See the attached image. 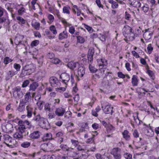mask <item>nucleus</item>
Here are the masks:
<instances>
[{
  "label": "nucleus",
  "mask_w": 159,
  "mask_h": 159,
  "mask_svg": "<svg viewBox=\"0 0 159 159\" xmlns=\"http://www.w3.org/2000/svg\"><path fill=\"white\" fill-rule=\"evenodd\" d=\"M123 34L125 39L124 40L133 41L135 38L140 34L141 31L139 29H137L138 33H134V30L132 28L128 25H126L124 26L123 29Z\"/></svg>",
  "instance_id": "1"
},
{
  "label": "nucleus",
  "mask_w": 159,
  "mask_h": 159,
  "mask_svg": "<svg viewBox=\"0 0 159 159\" xmlns=\"http://www.w3.org/2000/svg\"><path fill=\"white\" fill-rule=\"evenodd\" d=\"M34 116L32 120L35 122L38 125L45 129H48L50 127V124L48 121L41 116L40 114H36V113L34 114Z\"/></svg>",
  "instance_id": "2"
},
{
  "label": "nucleus",
  "mask_w": 159,
  "mask_h": 159,
  "mask_svg": "<svg viewBox=\"0 0 159 159\" xmlns=\"http://www.w3.org/2000/svg\"><path fill=\"white\" fill-rule=\"evenodd\" d=\"M26 128L24 125H20L17 130L16 132L14 134V138L18 140L21 139L24 136L28 135L29 132L26 130Z\"/></svg>",
  "instance_id": "3"
},
{
  "label": "nucleus",
  "mask_w": 159,
  "mask_h": 159,
  "mask_svg": "<svg viewBox=\"0 0 159 159\" xmlns=\"http://www.w3.org/2000/svg\"><path fill=\"white\" fill-rule=\"evenodd\" d=\"M111 154L113 156L114 159H121V149L118 148H113L111 151Z\"/></svg>",
  "instance_id": "4"
},
{
  "label": "nucleus",
  "mask_w": 159,
  "mask_h": 159,
  "mask_svg": "<svg viewBox=\"0 0 159 159\" xmlns=\"http://www.w3.org/2000/svg\"><path fill=\"white\" fill-rule=\"evenodd\" d=\"M70 79V75L66 73H62L60 76V81L65 84L66 86L67 85V83Z\"/></svg>",
  "instance_id": "5"
},
{
  "label": "nucleus",
  "mask_w": 159,
  "mask_h": 159,
  "mask_svg": "<svg viewBox=\"0 0 159 159\" xmlns=\"http://www.w3.org/2000/svg\"><path fill=\"white\" fill-rule=\"evenodd\" d=\"M68 67L70 69H73L75 68V70H81L83 68V65H79L78 62L71 61L68 63L67 65Z\"/></svg>",
  "instance_id": "6"
},
{
  "label": "nucleus",
  "mask_w": 159,
  "mask_h": 159,
  "mask_svg": "<svg viewBox=\"0 0 159 159\" xmlns=\"http://www.w3.org/2000/svg\"><path fill=\"white\" fill-rule=\"evenodd\" d=\"M21 90V88L20 87L17 86L15 88L13 93V95L16 98L19 99L22 96L23 94Z\"/></svg>",
  "instance_id": "7"
},
{
  "label": "nucleus",
  "mask_w": 159,
  "mask_h": 159,
  "mask_svg": "<svg viewBox=\"0 0 159 159\" xmlns=\"http://www.w3.org/2000/svg\"><path fill=\"white\" fill-rule=\"evenodd\" d=\"M98 63L100 69H106L107 68V61L105 59H98Z\"/></svg>",
  "instance_id": "8"
},
{
  "label": "nucleus",
  "mask_w": 159,
  "mask_h": 159,
  "mask_svg": "<svg viewBox=\"0 0 159 159\" xmlns=\"http://www.w3.org/2000/svg\"><path fill=\"white\" fill-rule=\"evenodd\" d=\"M40 136V132L39 131H35L31 133L29 135V138L31 139H38Z\"/></svg>",
  "instance_id": "9"
},
{
  "label": "nucleus",
  "mask_w": 159,
  "mask_h": 159,
  "mask_svg": "<svg viewBox=\"0 0 159 159\" xmlns=\"http://www.w3.org/2000/svg\"><path fill=\"white\" fill-rule=\"evenodd\" d=\"M51 85L53 87H56L59 85L60 83L58 79L54 76L51 77L49 79Z\"/></svg>",
  "instance_id": "10"
},
{
  "label": "nucleus",
  "mask_w": 159,
  "mask_h": 159,
  "mask_svg": "<svg viewBox=\"0 0 159 159\" xmlns=\"http://www.w3.org/2000/svg\"><path fill=\"white\" fill-rule=\"evenodd\" d=\"M150 125L149 124V126H147L145 128L144 132L147 136L152 137L153 135L154 132Z\"/></svg>",
  "instance_id": "11"
},
{
  "label": "nucleus",
  "mask_w": 159,
  "mask_h": 159,
  "mask_svg": "<svg viewBox=\"0 0 159 159\" xmlns=\"http://www.w3.org/2000/svg\"><path fill=\"white\" fill-rule=\"evenodd\" d=\"M26 109L27 112V116L28 118H31L32 117L33 114H34V113H35L34 111L33 108L30 104H29L26 106Z\"/></svg>",
  "instance_id": "12"
},
{
  "label": "nucleus",
  "mask_w": 159,
  "mask_h": 159,
  "mask_svg": "<svg viewBox=\"0 0 159 159\" xmlns=\"http://www.w3.org/2000/svg\"><path fill=\"white\" fill-rule=\"evenodd\" d=\"M102 108L105 114H108L110 113L111 115H112L113 107H111L110 105H107L105 106V107L104 108L103 105H102Z\"/></svg>",
  "instance_id": "13"
},
{
  "label": "nucleus",
  "mask_w": 159,
  "mask_h": 159,
  "mask_svg": "<svg viewBox=\"0 0 159 159\" xmlns=\"http://www.w3.org/2000/svg\"><path fill=\"white\" fill-rule=\"evenodd\" d=\"M66 112L65 108L61 107H59L56 109L55 113L58 116H62Z\"/></svg>",
  "instance_id": "14"
},
{
  "label": "nucleus",
  "mask_w": 159,
  "mask_h": 159,
  "mask_svg": "<svg viewBox=\"0 0 159 159\" xmlns=\"http://www.w3.org/2000/svg\"><path fill=\"white\" fill-rule=\"evenodd\" d=\"M24 38L23 35L17 34L15 39V43L16 45L23 44L24 42L22 40Z\"/></svg>",
  "instance_id": "15"
},
{
  "label": "nucleus",
  "mask_w": 159,
  "mask_h": 159,
  "mask_svg": "<svg viewBox=\"0 0 159 159\" xmlns=\"http://www.w3.org/2000/svg\"><path fill=\"white\" fill-rule=\"evenodd\" d=\"M145 32L143 34V37L146 40L150 39L152 35V33L149 30V29L145 30Z\"/></svg>",
  "instance_id": "16"
},
{
  "label": "nucleus",
  "mask_w": 159,
  "mask_h": 159,
  "mask_svg": "<svg viewBox=\"0 0 159 159\" xmlns=\"http://www.w3.org/2000/svg\"><path fill=\"white\" fill-rule=\"evenodd\" d=\"M94 52V50L93 48H90L88 52L87 58L89 61L90 62L93 61V57Z\"/></svg>",
  "instance_id": "17"
},
{
  "label": "nucleus",
  "mask_w": 159,
  "mask_h": 159,
  "mask_svg": "<svg viewBox=\"0 0 159 159\" xmlns=\"http://www.w3.org/2000/svg\"><path fill=\"white\" fill-rule=\"evenodd\" d=\"M25 102H23V99H22L20 101V102L17 108V110L20 112H22L24 111L25 109Z\"/></svg>",
  "instance_id": "18"
},
{
  "label": "nucleus",
  "mask_w": 159,
  "mask_h": 159,
  "mask_svg": "<svg viewBox=\"0 0 159 159\" xmlns=\"http://www.w3.org/2000/svg\"><path fill=\"white\" fill-rule=\"evenodd\" d=\"M123 138L126 141H129L130 139V134L127 130H125L122 133Z\"/></svg>",
  "instance_id": "19"
},
{
  "label": "nucleus",
  "mask_w": 159,
  "mask_h": 159,
  "mask_svg": "<svg viewBox=\"0 0 159 159\" xmlns=\"http://www.w3.org/2000/svg\"><path fill=\"white\" fill-rule=\"evenodd\" d=\"M17 73V71H14V70H9L8 72L6 75V80H8L11 78L13 75L16 74Z\"/></svg>",
  "instance_id": "20"
},
{
  "label": "nucleus",
  "mask_w": 159,
  "mask_h": 159,
  "mask_svg": "<svg viewBox=\"0 0 159 159\" xmlns=\"http://www.w3.org/2000/svg\"><path fill=\"white\" fill-rule=\"evenodd\" d=\"M52 147L51 143H44L42 144L40 146L41 149L44 151H49V149H48V147Z\"/></svg>",
  "instance_id": "21"
},
{
  "label": "nucleus",
  "mask_w": 159,
  "mask_h": 159,
  "mask_svg": "<svg viewBox=\"0 0 159 159\" xmlns=\"http://www.w3.org/2000/svg\"><path fill=\"white\" fill-rule=\"evenodd\" d=\"M95 157L97 159H109L107 153H105L102 155L97 153L96 154Z\"/></svg>",
  "instance_id": "22"
},
{
  "label": "nucleus",
  "mask_w": 159,
  "mask_h": 159,
  "mask_svg": "<svg viewBox=\"0 0 159 159\" xmlns=\"http://www.w3.org/2000/svg\"><path fill=\"white\" fill-rule=\"evenodd\" d=\"M67 33L66 31H65L59 34L58 39L60 40H61L63 39L67 38Z\"/></svg>",
  "instance_id": "23"
},
{
  "label": "nucleus",
  "mask_w": 159,
  "mask_h": 159,
  "mask_svg": "<svg viewBox=\"0 0 159 159\" xmlns=\"http://www.w3.org/2000/svg\"><path fill=\"white\" fill-rule=\"evenodd\" d=\"M138 80L137 76L135 75H133L132 78L131 83L133 86H136L138 85Z\"/></svg>",
  "instance_id": "24"
},
{
  "label": "nucleus",
  "mask_w": 159,
  "mask_h": 159,
  "mask_svg": "<svg viewBox=\"0 0 159 159\" xmlns=\"http://www.w3.org/2000/svg\"><path fill=\"white\" fill-rule=\"evenodd\" d=\"M31 97L30 95V92H27L24 95V99H23V102H25V103L27 102H28L29 100L31 99Z\"/></svg>",
  "instance_id": "25"
},
{
  "label": "nucleus",
  "mask_w": 159,
  "mask_h": 159,
  "mask_svg": "<svg viewBox=\"0 0 159 159\" xmlns=\"http://www.w3.org/2000/svg\"><path fill=\"white\" fill-rule=\"evenodd\" d=\"M38 86V83L36 82H34L30 84L29 90L31 91H34L37 87Z\"/></svg>",
  "instance_id": "26"
},
{
  "label": "nucleus",
  "mask_w": 159,
  "mask_h": 159,
  "mask_svg": "<svg viewBox=\"0 0 159 159\" xmlns=\"http://www.w3.org/2000/svg\"><path fill=\"white\" fill-rule=\"evenodd\" d=\"M52 103L49 104L48 103H46L44 105V110L49 112H50L52 110Z\"/></svg>",
  "instance_id": "27"
},
{
  "label": "nucleus",
  "mask_w": 159,
  "mask_h": 159,
  "mask_svg": "<svg viewBox=\"0 0 159 159\" xmlns=\"http://www.w3.org/2000/svg\"><path fill=\"white\" fill-rule=\"evenodd\" d=\"M31 25L34 29L37 30H39L40 29V24L39 22L36 21L33 22L32 23Z\"/></svg>",
  "instance_id": "28"
},
{
  "label": "nucleus",
  "mask_w": 159,
  "mask_h": 159,
  "mask_svg": "<svg viewBox=\"0 0 159 159\" xmlns=\"http://www.w3.org/2000/svg\"><path fill=\"white\" fill-rule=\"evenodd\" d=\"M108 2L111 4V7L113 9L116 8L118 7V5L117 3L113 0H108Z\"/></svg>",
  "instance_id": "29"
},
{
  "label": "nucleus",
  "mask_w": 159,
  "mask_h": 159,
  "mask_svg": "<svg viewBox=\"0 0 159 159\" xmlns=\"http://www.w3.org/2000/svg\"><path fill=\"white\" fill-rule=\"evenodd\" d=\"M102 86L105 87L106 89H107L108 87H110V84L108 80L104 79L102 81Z\"/></svg>",
  "instance_id": "30"
},
{
  "label": "nucleus",
  "mask_w": 159,
  "mask_h": 159,
  "mask_svg": "<svg viewBox=\"0 0 159 159\" xmlns=\"http://www.w3.org/2000/svg\"><path fill=\"white\" fill-rule=\"evenodd\" d=\"M147 73L148 74L152 80H154L155 79L154 74L152 70H147Z\"/></svg>",
  "instance_id": "31"
},
{
  "label": "nucleus",
  "mask_w": 159,
  "mask_h": 159,
  "mask_svg": "<svg viewBox=\"0 0 159 159\" xmlns=\"http://www.w3.org/2000/svg\"><path fill=\"white\" fill-rule=\"evenodd\" d=\"M45 33L48 37L50 39H53L55 37V36L52 35L50 32L48 30H46Z\"/></svg>",
  "instance_id": "32"
},
{
  "label": "nucleus",
  "mask_w": 159,
  "mask_h": 159,
  "mask_svg": "<svg viewBox=\"0 0 159 159\" xmlns=\"http://www.w3.org/2000/svg\"><path fill=\"white\" fill-rule=\"evenodd\" d=\"M49 30L54 35H56L57 34V31L55 26L51 25L49 27Z\"/></svg>",
  "instance_id": "33"
},
{
  "label": "nucleus",
  "mask_w": 159,
  "mask_h": 159,
  "mask_svg": "<svg viewBox=\"0 0 159 159\" xmlns=\"http://www.w3.org/2000/svg\"><path fill=\"white\" fill-rule=\"evenodd\" d=\"M77 39V43H83L85 42L84 39L82 36H76Z\"/></svg>",
  "instance_id": "34"
},
{
  "label": "nucleus",
  "mask_w": 159,
  "mask_h": 159,
  "mask_svg": "<svg viewBox=\"0 0 159 159\" xmlns=\"http://www.w3.org/2000/svg\"><path fill=\"white\" fill-rule=\"evenodd\" d=\"M70 7L65 6L63 8V12L64 13L69 14H70Z\"/></svg>",
  "instance_id": "35"
},
{
  "label": "nucleus",
  "mask_w": 159,
  "mask_h": 159,
  "mask_svg": "<svg viewBox=\"0 0 159 159\" xmlns=\"http://www.w3.org/2000/svg\"><path fill=\"white\" fill-rule=\"evenodd\" d=\"M4 140L7 142L11 143L12 142V139L11 137L8 135H6L4 136Z\"/></svg>",
  "instance_id": "36"
},
{
  "label": "nucleus",
  "mask_w": 159,
  "mask_h": 159,
  "mask_svg": "<svg viewBox=\"0 0 159 159\" xmlns=\"http://www.w3.org/2000/svg\"><path fill=\"white\" fill-rule=\"evenodd\" d=\"M30 143L29 142H24L21 144V146L23 148H26L30 146Z\"/></svg>",
  "instance_id": "37"
},
{
  "label": "nucleus",
  "mask_w": 159,
  "mask_h": 159,
  "mask_svg": "<svg viewBox=\"0 0 159 159\" xmlns=\"http://www.w3.org/2000/svg\"><path fill=\"white\" fill-rule=\"evenodd\" d=\"M80 159H85L88 157V156L85 152H82V154L78 156Z\"/></svg>",
  "instance_id": "38"
},
{
  "label": "nucleus",
  "mask_w": 159,
  "mask_h": 159,
  "mask_svg": "<svg viewBox=\"0 0 159 159\" xmlns=\"http://www.w3.org/2000/svg\"><path fill=\"white\" fill-rule=\"evenodd\" d=\"M16 18L17 20L19 21V23H20L22 24L25 23V20L22 17L20 16H17Z\"/></svg>",
  "instance_id": "39"
},
{
  "label": "nucleus",
  "mask_w": 159,
  "mask_h": 159,
  "mask_svg": "<svg viewBox=\"0 0 159 159\" xmlns=\"http://www.w3.org/2000/svg\"><path fill=\"white\" fill-rule=\"evenodd\" d=\"M12 60L8 57H6L4 59V62L6 64H7L11 62Z\"/></svg>",
  "instance_id": "40"
},
{
  "label": "nucleus",
  "mask_w": 159,
  "mask_h": 159,
  "mask_svg": "<svg viewBox=\"0 0 159 159\" xmlns=\"http://www.w3.org/2000/svg\"><path fill=\"white\" fill-rule=\"evenodd\" d=\"M71 142L73 146L75 147H76L79 144L80 142L77 140L72 139Z\"/></svg>",
  "instance_id": "41"
},
{
  "label": "nucleus",
  "mask_w": 159,
  "mask_h": 159,
  "mask_svg": "<svg viewBox=\"0 0 159 159\" xmlns=\"http://www.w3.org/2000/svg\"><path fill=\"white\" fill-rule=\"evenodd\" d=\"M54 102L53 103H52V110H53L55 107V104H57L58 105L59 104L60 102V100L58 98V99H56L54 100Z\"/></svg>",
  "instance_id": "42"
},
{
  "label": "nucleus",
  "mask_w": 159,
  "mask_h": 159,
  "mask_svg": "<svg viewBox=\"0 0 159 159\" xmlns=\"http://www.w3.org/2000/svg\"><path fill=\"white\" fill-rule=\"evenodd\" d=\"M45 104L44 102L43 101H40L37 102V104L40 110L43 107V105Z\"/></svg>",
  "instance_id": "43"
},
{
  "label": "nucleus",
  "mask_w": 159,
  "mask_h": 159,
  "mask_svg": "<svg viewBox=\"0 0 159 159\" xmlns=\"http://www.w3.org/2000/svg\"><path fill=\"white\" fill-rule=\"evenodd\" d=\"M25 9L23 7L20 8L18 11L19 15H22L23 13L25 12Z\"/></svg>",
  "instance_id": "44"
},
{
  "label": "nucleus",
  "mask_w": 159,
  "mask_h": 159,
  "mask_svg": "<svg viewBox=\"0 0 159 159\" xmlns=\"http://www.w3.org/2000/svg\"><path fill=\"white\" fill-rule=\"evenodd\" d=\"M124 156L126 159H132V156L131 154L128 153L124 154Z\"/></svg>",
  "instance_id": "45"
},
{
  "label": "nucleus",
  "mask_w": 159,
  "mask_h": 159,
  "mask_svg": "<svg viewBox=\"0 0 159 159\" xmlns=\"http://www.w3.org/2000/svg\"><path fill=\"white\" fill-rule=\"evenodd\" d=\"M148 53L149 54H150L152 52V51L153 50V48L151 46V44H149L148 45L147 48Z\"/></svg>",
  "instance_id": "46"
},
{
  "label": "nucleus",
  "mask_w": 159,
  "mask_h": 159,
  "mask_svg": "<svg viewBox=\"0 0 159 159\" xmlns=\"http://www.w3.org/2000/svg\"><path fill=\"white\" fill-rule=\"evenodd\" d=\"M22 125H28L27 127L29 129H30L32 127L31 124L30 123L29 121L27 120L23 122V124H22ZM24 125L25 126V125Z\"/></svg>",
  "instance_id": "47"
},
{
  "label": "nucleus",
  "mask_w": 159,
  "mask_h": 159,
  "mask_svg": "<svg viewBox=\"0 0 159 159\" xmlns=\"http://www.w3.org/2000/svg\"><path fill=\"white\" fill-rule=\"evenodd\" d=\"M47 57L48 58L52 60L54 57V55L52 52H49L47 54Z\"/></svg>",
  "instance_id": "48"
},
{
  "label": "nucleus",
  "mask_w": 159,
  "mask_h": 159,
  "mask_svg": "<svg viewBox=\"0 0 159 159\" xmlns=\"http://www.w3.org/2000/svg\"><path fill=\"white\" fill-rule=\"evenodd\" d=\"M39 43V41L38 40H35L33 41L31 44V46L32 47L36 46Z\"/></svg>",
  "instance_id": "49"
},
{
  "label": "nucleus",
  "mask_w": 159,
  "mask_h": 159,
  "mask_svg": "<svg viewBox=\"0 0 159 159\" xmlns=\"http://www.w3.org/2000/svg\"><path fill=\"white\" fill-rule=\"evenodd\" d=\"M60 147L64 151H66L67 149H68V147L66 144H61L60 145Z\"/></svg>",
  "instance_id": "50"
},
{
  "label": "nucleus",
  "mask_w": 159,
  "mask_h": 159,
  "mask_svg": "<svg viewBox=\"0 0 159 159\" xmlns=\"http://www.w3.org/2000/svg\"><path fill=\"white\" fill-rule=\"evenodd\" d=\"M51 62L54 64H58L60 62V60L57 58L53 59L51 61Z\"/></svg>",
  "instance_id": "51"
},
{
  "label": "nucleus",
  "mask_w": 159,
  "mask_h": 159,
  "mask_svg": "<svg viewBox=\"0 0 159 159\" xmlns=\"http://www.w3.org/2000/svg\"><path fill=\"white\" fill-rule=\"evenodd\" d=\"M30 81L28 80H26L24 81L22 85V87L23 88H25L29 84Z\"/></svg>",
  "instance_id": "52"
},
{
  "label": "nucleus",
  "mask_w": 159,
  "mask_h": 159,
  "mask_svg": "<svg viewBox=\"0 0 159 159\" xmlns=\"http://www.w3.org/2000/svg\"><path fill=\"white\" fill-rule=\"evenodd\" d=\"M142 10L144 12H147L148 10V7L147 5H143L142 7Z\"/></svg>",
  "instance_id": "53"
},
{
  "label": "nucleus",
  "mask_w": 159,
  "mask_h": 159,
  "mask_svg": "<svg viewBox=\"0 0 159 159\" xmlns=\"http://www.w3.org/2000/svg\"><path fill=\"white\" fill-rule=\"evenodd\" d=\"M99 38L102 42H104L106 40V37L105 35L100 34L99 36Z\"/></svg>",
  "instance_id": "54"
},
{
  "label": "nucleus",
  "mask_w": 159,
  "mask_h": 159,
  "mask_svg": "<svg viewBox=\"0 0 159 159\" xmlns=\"http://www.w3.org/2000/svg\"><path fill=\"white\" fill-rule=\"evenodd\" d=\"M84 73V70H78V76L80 77H83Z\"/></svg>",
  "instance_id": "55"
},
{
  "label": "nucleus",
  "mask_w": 159,
  "mask_h": 159,
  "mask_svg": "<svg viewBox=\"0 0 159 159\" xmlns=\"http://www.w3.org/2000/svg\"><path fill=\"white\" fill-rule=\"evenodd\" d=\"M141 4L138 0H136L135 2V3L133 7H141Z\"/></svg>",
  "instance_id": "56"
},
{
  "label": "nucleus",
  "mask_w": 159,
  "mask_h": 159,
  "mask_svg": "<svg viewBox=\"0 0 159 159\" xmlns=\"http://www.w3.org/2000/svg\"><path fill=\"white\" fill-rule=\"evenodd\" d=\"M80 99L79 96L78 94L75 95L74 98V100L75 104H77Z\"/></svg>",
  "instance_id": "57"
},
{
  "label": "nucleus",
  "mask_w": 159,
  "mask_h": 159,
  "mask_svg": "<svg viewBox=\"0 0 159 159\" xmlns=\"http://www.w3.org/2000/svg\"><path fill=\"white\" fill-rule=\"evenodd\" d=\"M95 137V135H93V137L92 138H89L87 139L86 141L87 143H92V142L94 141V138Z\"/></svg>",
  "instance_id": "58"
},
{
  "label": "nucleus",
  "mask_w": 159,
  "mask_h": 159,
  "mask_svg": "<svg viewBox=\"0 0 159 159\" xmlns=\"http://www.w3.org/2000/svg\"><path fill=\"white\" fill-rule=\"evenodd\" d=\"M76 147L77 149L79 151H84L85 150L83 146H81L80 145H79V144Z\"/></svg>",
  "instance_id": "59"
},
{
  "label": "nucleus",
  "mask_w": 159,
  "mask_h": 159,
  "mask_svg": "<svg viewBox=\"0 0 159 159\" xmlns=\"http://www.w3.org/2000/svg\"><path fill=\"white\" fill-rule=\"evenodd\" d=\"M63 135V134L61 132H59L56 134V137L59 138H62Z\"/></svg>",
  "instance_id": "60"
},
{
  "label": "nucleus",
  "mask_w": 159,
  "mask_h": 159,
  "mask_svg": "<svg viewBox=\"0 0 159 159\" xmlns=\"http://www.w3.org/2000/svg\"><path fill=\"white\" fill-rule=\"evenodd\" d=\"M96 3L99 7H101L103 8V6L101 4L100 0H96Z\"/></svg>",
  "instance_id": "61"
},
{
  "label": "nucleus",
  "mask_w": 159,
  "mask_h": 159,
  "mask_svg": "<svg viewBox=\"0 0 159 159\" xmlns=\"http://www.w3.org/2000/svg\"><path fill=\"white\" fill-rule=\"evenodd\" d=\"M131 53L136 58H138L140 57V56L138 53L136 52L135 51H132Z\"/></svg>",
  "instance_id": "62"
},
{
  "label": "nucleus",
  "mask_w": 159,
  "mask_h": 159,
  "mask_svg": "<svg viewBox=\"0 0 159 159\" xmlns=\"http://www.w3.org/2000/svg\"><path fill=\"white\" fill-rule=\"evenodd\" d=\"M133 135L134 138H138L139 137V134L137 130H134L133 133Z\"/></svg>",
  "instance_id": "63"
},
{
  "label": "nucleus",
  "mask_w": 159,
  "mask_h": 159,
  "mask_svg": "<svg viewBox=\"0 0 159 159\" xmlns=\"http://www.w3.org/2000/svg\"><path fill=\"white\" fill-rule=\"evenodd\" d=\"M75 32V28L73 26L70 27L69 32L71 34H74Z\"/></svg>",
  "instance_id": "64"
}]
</instances>
